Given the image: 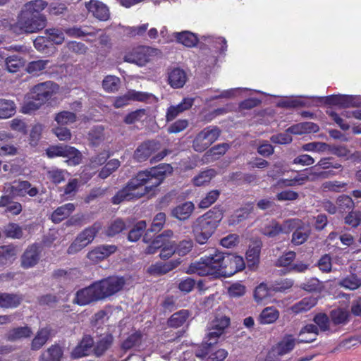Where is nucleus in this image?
Returning <instances> with one entry per match:
<instances>
[{
	"instance_id": "19",
	"label": "nucleus",
	"mask_w": 361,
	"mask_h": 361,
	"mask_svg": "<svg viewBox=\"0 0 361 361\" xmlns=\"http://www.w3.org/2000/svg\"><path fill=\"white\" fill-rule=\"evenodd\" d=\"M194 103V99L191 97H185L182 102L177 105H171L167 109L166 118L167 121L175 119L179 114L188 110L192 107Z\"/></svg>"
},
{
	"instance_id": "64",
	"label": "nucleus",
	"mask_w": 361,
	"mask_h": 361,
	"mask_svg": "<svg viewBox=\"0 0 361 361\" xmlns=\"http://www.w3.org/2000/svg\"><path fill=\"white\" fill-rule=\"evenodd\" d=\"M147 224L145 221H140L136 224L128 234V240L135 242L141 237L143 231L146 228Z\"/></svg>"
},
{
	"instance_id": "55",
	"label": "nucleus",
	"mask_w": 361,
	"mask_h": 361,
	"mask_svg": "<svg viewBox=\"0 0 361 361\" xmlns=\"http://www.w3.org/2000/svg\"><path fill=\"white\" fill-rule=\"evenodd\" d=\"M54 119L59 125H68L76 121V115L74 113L63 111L56 114Z\"/></svg>"
},
{
	"instance_id": "62",
	"label": "nucleus",
	"mask_w": 361,
	"mask_h": 361,
	"mask_svg": "<svg viewBox=\"0 0 361 361\" xmlns=\"http://www.w3.org/2000/svg\"><path fill=\"white\" fill-rule=\"evenodd\" d=\"M147 114L145 109H137L128 114L125 118L127 124H132L137 121H142L146 119Z\"/></svg>"
},
{
	"instance_id": "16",
	"label": "nucleus",
	"mask_w": 361,
	"mask_h": 361,
	"mask_svg": "<svg viewBox=\"0 0 361 361\" xmlns=\"http://www.w3.org/2000/svg\"><path fill=\"white\" fill-rule=\"evenodd\" d=\"M117 250L115 245H101L92 249L87 254V258L92 263L97 264L109 257Z\"/></svg>"
},
{
	"instance_id": "7",
	"label": "nucleus",
	"mask_w": 361,
	"mask_h": 361,
	"mask_svg": "<svg viewBox=\"0 0 361 361\" xmlns=\"http://www.w3.org/2000/svg\"><path fill=\"white\" fill-rule=\"evenodd\" d=\"M46 154L48 157H63L67 158L66 162L69 165L75 166L80 163L82 154L79 150L68 145H55L49 147Z\"/></svg>"
},
{
	"instance_id": "57",
	"label": "nucleus",
	"mask_w": 361,
	"mask_h": 361,
	"mask_svg": "<svg viewBox=\"0 0 361 361\" xmlns=\"http://www.w3.org/2000/svg\"><path fill=\"white\" fill-rule=\"evenodd\" d=\"M302 149L307 152H324L330 149V147L325 142H312L302 145Z\"/></svg>"
},
{
	"instance_id": "26",
	"label": "nucleus",
	"mask_w": 361,
	"mask_h": 361,
	"mask_svg": "<svg viewBox=\"0 0 361 361\" xmlns=\"http://www.w3.org/2000/svg\"><path fill=\"white\" fill-rule=\"evenodd\" d=\"M187 80L186 73L179 68H173L168 73V82L173 88L183 87Z\"/></svg>"
},
{
	"instance_id": "1",
	"label": "nucleus",
	"mask_w": 361,
	"mask_h": 361,
	"mask_svg": "<svg viewBox=\"0 0 361 361\" xmlns=\"http://www.w3.org/2000/svg\"><path fill=\"white\" fill-rule=\"evenodd\" d=\"M172 171L170 164H161L149 170L139 172L130 180L125 188L113 197V204H118L123 201L140 198L158 187Z\"/></svg>"
},
{
	"instance_id": "34",
	"label": "nucleus",
	"mask_w": 361,
	"mask_h": 361,
	"mask_svg": "<svg viewBox=\"0 0 361 361\" xmlns=\"http://www.w3.org/2000/svg\"><path fill=\"white\" fill-rule=\"evenodd\" d=\"M22 300V297L19 295L0 293V307L3 308H15L20 304Z\"/></svg>"
},
{
	"instance_id": "48",
	"label": "nucleus",
	"mask_w": 361,
	"mask_h": 361,
	"mask_svg": "<svg viewBox=\"0 0 361 361\" xmlns=\"http://www.w3.org/2000/svg\"><path fill=\"white\" fill-rule=\"evenodd\" d=\"M5 64L8 72L16 73L25 65V61L18 56H11L6 59Z\"/></svg>"
},
{
	"instance_id": "51",
	"label": "nucleus",
	"mask_w": 361,
	"mask_h": 361,
	"mask_svg": "<svg viewBox=\"0 0 361 361\" xmlns=\"http://www.w3.org/2000/svg\"><path fill=\"white\" fill-rule=\"evenodd\" d=\"M125 227V224L121 219H115L108 225L105 230V234L109 237L114 236L121 233Z\"/></svg>"
},
{
	"instance_id": "20",
	"label": "nucleus",
	"mask_w": 361,
	"mask_h": 361,
	"mask_svg": "<svg viewBox=\"0 0 361 361\" xmlns=\"http://www.w3.org/2000/svg\"><path fill=\"white\" fill-rule=\"evenodd\" d=\"M159 149V143L148 141L141 144L134 152V158L137 161H143L149 158L152 153Z\"/></svg>"
},
{
	"instance_id": "6",
	"label": "nucleus",
	"mask_w": 361,
	"mask_h": 361,
	"mask_svg": "<svg viewBox=\"0 0 361 361\" xmlns=\"http://www.w3.org/2000/svg\"><path fill=\"white\" fill-rule=\"evenodd\" d=\"M102 229V224L99 222L94 223L92 226L84 229L80 232L73 243L68 249L69 254H74L90 244L94 239L97 233Z\"/></svg>"
},
{
	"instance_id": "59",
	"label": "nucleus",
	"mask_w": 361,
	"mask_h": 361,
	"mask_svg": "<svg viewBox=\"0 0 361 361\" xmlns=\"http://www.w3.org/2000/svg\"><path fill=\"white\" fill-rule=\"evenodd\" d=\"M220 192L218 190L209 191L199 203V207L207 209L214 204L219 197Z\"/></svg>"
},
{
	"instance_id": "12",
	"label": "nucleus",
	"mask_w": 361,
	"mask_h": 361,
	"mask_svg": "<svg viewBox=\"0 0 361 361\" xmlns=\"http://www.w3.org/2000/svg\"><path fill=\"white\" fill-rule=\"evenodd\" d=\"M297 340L292 335H287L274 345L268 353L265 361H279L283 355L290 353L295 347Z\"/></svg>"
},
{
	"instance_id": "39",
	"label": "nucleus",
	"mask_w": 361,
	"mask_h": 361,
	"mask_svg": "<svg viewBox=\"0 0 361 361\" xmlns=\"http://www.w3.org/2000/svg\"><path fill=\"white\" fill-rule=\"evenodd\" d=\"M271 296V290L264 283H261L254 291V298L257 303H267Z\"/></svg>"
},
{
	"instance_id": "8",
	"label": "nucleus",
	"mask_w": 361,
	"mask_h": 361,
	"mask_svg": "<svg viewBox=\"0 0 361 361\" xmlns=\"http://www.w3.org/2000/svg\"><path fill=\"white\" fill-rule=\"evenodd\" d=\"M125 284L123 278L112 276L94 283L100 300L113 295L121 290Z\"/></svg>"
},
{
	"instance_id": "28",
	"label": "nucleus",
	"mask_w": 361,
	"mask_h": 361,
	"mask_svg": "<svg viewBox=\"0 0 361 361\" xmlns=\"http://www.w3.org/2000/svg\"><path fill=\"white\" fill-rule=\"evenodd\" d=\"M318 329L314 324H307L300 331L298 343H310L316 340Z\"/></svg>"
},
{
	"instance_id": "30",
	"label": "nucleus",
	"mask_w": 361,
	"mask_h": 361,
	"mask_svg": "<svg viewBox=\"0 0 361 361\" xmlns=\"http://www.w3.org/2000/svg\"><path fill=\"white\" fill-rule=\"evenodd\" d=\"M355 99L354 96L345 94L331 95L327 98L329 103L342 107L357 106Z\"/></svg>"
},
{
	"instance_id": "2",
	"label": "nucleus",
	"mask_w": 361,
	"mask_h": 361,
	"mask_svg": "<svg viewBox=\"0 0 361 361\" xmlns=\"http://www.w3.org/2000/svg\"><path fill=\"white\" fill-rule=\"evenodd\" d=\"M45 1H27L18 16L16 27L25 33H35L47 26V18L42 13Z\"/></svg>"
},
{
	"instance_id": "44",
	"label": "nucleus",
	"mask_w": 361,
	"mask_h": 361,
	"mask_svg": "<svg viewBox=\"0 0 361 361\" xmlns=\"http://www.w3.org/2000/svg\"><path fill=\"white\" fill-rule=\"evenodd\" d=\"M310 235V229L308 227H300L297 228L292 235L291 242L295 245L303 244Z\"/></svg>"
},
{
	"instance_id": "15",
	"label": "nucleus",
	"mask_w": 361,
	"mask_h": 361,
	"mask_svg": "<svg viewBox=\"0 0 361 361\" xmlns=\"http://www.w3.org/2000/svg\"><path fill=\"white\" fill-rule=\"evenodd\" d=\"M4 190L12 196H25L26 195L30 197H35L38 190L35 187H32L31 184L26 180L14 181L12 184L5 183Z\"/></svg>"
},
{
	"instance_id": "38",
	"label": "nucleus",
	"mask_w": 361,
	"mask_h": 361,
	"mask_svg": "<svg viewBox=\"0 0 361 361\" xmlns=\"http://www.w3.org/2000/svg\"><path fill=\"white\" fill-rule=\"evenodd\" d=\"M142 334L139 332H135L130 335L122 343V348L124 350H129L135 348L138 350H142Z\"/></svg>"
},
{
	"instance_id": "56",
	"label": "nucleus",
	"mask_w": 361,
	"mask_h": 361,
	"mask_svg": "<svg viewBox=\"0 0 361 361\" xmlns=\"http://www.w3.org/2000/svg\"><path fill=\"white\" fill-rule=\"evenodd\" d=\"M339 285L346 289L353 290L361 286V280L355 275H350L340 281Z\"/></svg>"
},
{
	"instance_id": "49",
	"label": "nucleus",
	"mask_w": 361,
	"mask_h": 361,
	"mask_svg": "<svg viewBox=\"0 0 361 361\" xmlns=\"http://www.w3.org/2000/svg\"><path fill=\"white\" fill-rule=\"evenodd\" d=\"M262 232L264 235L273 238L281 233V226L277 221L271 220L264 224Z\"/></svg>"
},
{
	"instance_id": "60",
	"label": "nucleus",
	"mask_w": 361,
	"mask_h": 361,
	"mask_svg": "<svg viewBox=\"0 0 361 361\" xmlns=\"http://www.w3.org/2000/svg\"><path fill=\"white\" fill-rule=\"evenodd\" d=\"M113 338L110 335L105 336L101 338L96 344L94 349V353L99 356L102 355L111 345Z\"/></svg>"
},
{
	"instance_id": "11",
	"label": "nucleus",
	"mask_w": 361,
	"mask_h": 361,
	"mask_svg": "<svg viewBox=\"0 0 361 361\" xmlns=\"http://www.w3.org/2000/svg\"><path fill=\"white\" fill-rule=\"evenodd\" d=\"M230 324V319L226 316L216 317L214 319L208 327L204 341L209 345L217 343L220 336L224 333L225 329Z\"/></svg>"
},
{
	"instance_id": "29",
	"label": "nucleus",
	"mask_w": 361,
	"mask_h": 361,
	"mask_svg": "<svg viewBox=\"0 0 361 361\" xmlns=\"http://www.w3.org/2000/svg\"><path fill=\"white\" fill-rule=\"evenodd\" d=\"M173 36L178 43L187 47H194L198 42L197 35L190 31L174 32Z\"/></svg>"
},
{
	"instance_id": "63",
	"label": "nucleus",
	"mask_w": 361,
	"mask_h": 361,
	"mask_svg": "<svg viewBox=\"0 0 361 361\" xmlns=\"http://www.w3.org/2000/svg\"><path fill=\"white\" fill-rule=\"evenodd\" d=\"M89 140L93 145H97L104 140V128L97 126L89 133Z\"/></svg>"
},
{
	"instance_id": "45",
	"label": "nucleus",
	"mask_w": 361,
	"mask_h": 361,
	"mask_svg": "<svg viewBox=\"0 0 361 361\" xmlns=\"http://www.w3.org/2000/svg\"><path fill=\"white\" fill-rule=\"evenodd\" d=\"M16 112V106L13 101L8 99H0V118H8Z\"/></svg>"
},
{
	"instance_id": "58",
	"label": "nucleus",
	"mask_w": 361,
	"mask_h": 361,
	"mask_svg": "<svg viewBox=\"0 0 361 361\" xmlns=\"http://www.w3.org/2000/svg\"><path fill=\"white\" fill-rule=\"evenodd\" d=\"M119 84L120 79L114 75H107L102 82L103 88L110 92L118 90Z\"/></svg>"
},
{
	"instance_id": "40",
	"label": "nucleus",
	"mask_w": 361,
	"mask_h": 361,
	"mask_svg": "<svg viewBox=\"0 0 361 361\" xmlns=\"http://www.w3.org/2000/svg\"><path fill=\"white\" fill-rule=\"evenodd\" d=\"M216 173L214 169H207L200 172L192 179L193 184L195 186H203L209 183L211 180L215 177Z\"/></svg>"
},
{
	"instance_id": "32",
	"label": "nucleus",
	"mask_w": 361,
	"mask_h": 361,
	"mask_svg": "<svg viewBox=\"0 0 361 361\" xmlns=\"http://www.w3.org/2000/svg\"><path fill=\"white\" fill-rule=\"evenodd\" d=\"M317 299L314 297H307L301 300L300 302L293 305L290 310L295 314H300L307 312L316 305Z\"/></svg>"
},
{
	"instance_id": "54",
	"label": "nucleus",
	"mask_w": 361,
	"mask_h": 361,
	"mask_svg": "<svg viewBox=\"0 0 361 361\" xmlns=\"http://www.w3.org/2000/svg\"><path fill=\"white\" fill-rule=\"evenodd\" d=\"M202 38L208 43L212 44V47L215 49L216 51L223 53L226 50V41L224 38L214 37L212 36H203Z\"/></svg>"
},
{
	"instance_id": "18",
	"label": "nucleus",
	"mask_w": 361,
	"mask_h": 361,
	"mask_svg": "<svg viewBox=\"0 0 361 361\" xmlns=\"http://www.w3.org/2000/svg\"><path fill=\"white\" fill-rule=\"evenodd\" d=\"M154 97L153 94L147 92H137L131 90L123 96L117 97L114 101V106L116 108H121L128 105L130 101L145 102Z\"/></svg>"
},
{
	"instance_id": "13",
	"label": "nucleus",
	"mask_w": 361,
	"mask_h": 361,
	"mask_svg": "<svg viewBox=\"0 0 361 361\" xmlns=\"http://www.w3.org/2000/svg\"><path fill=\"white\" fill-rule=\"evenodd\" d=\"M59 90V87L57 84L51 81H47L34 86L30 94L34 95L35 99L44 104L56 94Z\"/></svg>"
},
{
	"instance_id": "31",
	"label": "nucleus",
	"mask_w": 361,
	"mask_h": 361,
	"mask_svg": "<svg viewBox=\"0 0 361 361\" xmlns=\"http://www.w3.org/2000/svg\"><path fill=\"white\" fill-rule=\"evenodd\" d=\"M63 354V352L61 346L52 345L41 354L39 361H60Z\"/></svg>"
},
{
	"instance_id": "14",
	"label": "nucleus",
	"mask_w": 361,
	"mask_h": 361,
	"mask_svg": "<svg viewBox=\"0 0 361 361\" xmlns=\"http://www.w3.org/2000/svg\"><path fill=\"white\" fill-rule=\"evenodd\" d=\"M195 355L204 361H224L227 357L228 353L224 349L216 350L214 345H209L204 340L202 345L197 349Z\"/></svg>"
},
{
	"instance_id": "36",
	"label": "nucleus",
	"mask_w": 361,
	"mask_h": 361,
	"mask_svg": "<svg viewBox=\"0 0 361 361\" xmlns=\"http://www.w3.org/2000/svg\"><path fill=\"white\" fill-rule=\"evenodd\" d=\"M279 317V312L273 307H265L259 314V322L262 324H270Z\"/></svg>"
},
{
	"instance_id": "24",
	"label": "nucleus",
	"mask_w": 361,
	"mask_h": 361,
	"mask_svg": "<svg viewBox=\"0 0 361 361\" xmlns=\"http://www.w3.org/2000/svg\"><path fill=\"white\" fill-rule=\"evenodd\" d=\"M85 7L100 20H106L109 18V8L102 1H88Z\"/></svg>"
},
{
	"instance_id": "41",
	"label": "nucleus",
	"mask_w": 361,
	"mask_h": 361,
	"mask_svg": "<svg viewBox=\"0 0 361 361\" xmlns=\"http://www.w3.org/2000/svg\"><path fill=\"white\" fill-rule=\"evenodd\" d=\"M17 251L12 245L0 247V264L11 263L16 257Z\"/></svg>"
},
{
	"instance_id": "4",
	"label": "nucleus",
	"mask_w": 361,
	"mask_h": 361,
	"mask_svg": "<svg viewBox=\"0 0 361 361\" xmlns=\"http://www.w3.org/2000/svg\"><path fill=\"white\" fill-rule=\"evenodd\" d=\"M223 218L222 212L214 208L196 219L192 230L197 242L204 244L212 235Z\"/></svg>"
},
{
	"instance_id": "46",
	"label": "nucleus",
	"mask_w": 361,
	"mask_h": 361,
	"mask_svg": "<svg viewBox=\"0 0 361 361\" xmlns=\"http://www.w3.org/2000/svg\"><path fill=\"white\" fill-rule=\"evenodd\" d=\"M65 32L72 37H80L85 35H94L96 33V30L88 26H84L82 27H73L66 29Z\"/></svg>"
},
{
	"instance_id": "50",
	"label": "nucleus",
	"mask_w": 361,
	"mask_h": 361,
	"mask_svg": "<svg viewBox=\"0 0 361 361\" xmlns=\"http://www.w3.org/2000/svg\"><path fill=\"white\" fill-rule=\"evenodd\" d=\"M49 63V60H38L30 62L26 68L27 73L33 75H39L43 70H44L48 64Z\"/></svg>"
},
{
	"instance_id": "25",
	"label": "nucleus",
	"mask_w": 361,
	"mask_h": 361,
	"mask_svg": "<svg viewBox=\"0 0 361 361\" xmlns=\"http://www.w3.org/2000/svg\"><path fill=\"white\" fill-rule=\"evenodd\" d=\"M39 251L37 245L30 246L21 257V266L25 269L34 267L39 260Z\"/></svg>"
},
{
	"instance_id": "53",
	"label": "nucleus",
	"mask_w": 361,
	"mask_h": 361,
	"mask_svg": "<svg viewBox=\"0 0 361 361\" xmlns=\"http://www.w3.org/2000/svg\"><path fill=\"white\" fill-rule=\"evenodd\" d=\"M45 32L49 42L61 44L65 40L63 32L59 29L50 28L46 30Z\"/></svg>"
},
{
	"instance_id": "42",
	"label": "nucleus",
	"mask_w": 361,
	"mask_h": 361,
	"mask_svg": "<svg viewBox=\"0 0 361 361\" xmlns=\"http://www.w3.org/2000/svg\"><path fill=\"white\" fill-rule=\"evenodd\" d=\"M190 316L189 311L187 310H180L173 314L168 321V324L171 327H179L182 326Z\"/></svg>"
},
{
	"instance_id": "10",
	"label": "nucleus",
	"mask_w": 361,
	"mask_h": 361,
	"mask_svg": "<svg viewBox=\"0 0 361 361\" xmlns=\"http://www.w3.org/2000/svg\"><path fill=\"white\" fill-rule=\"evenodd\" d=\"M221 278L231 277L235 273L244 269L245 267L243 258L238 255H228L222 252L221 256Z\"/></svg>"
},
{
	"instance_id": "33",
	"label": "nucleus",
	"mask_w": 361,
	"mask_h": 361,
	"mask_svg": "<svg viewBox=\"0 0 361 361\" xmlns=\"http://www.w3.org/2000/svg\"><path fill=\"white\" fill-rule=\"evenodd\" d=\"M32 333V330L30 327L20 326L9 330L6 334V338L8 341H16L22 338L30 337Z\"/></svg>"
},
{
	"instance_id": "47",
	"label": "nucleus",
	"mask_w": 361,
	"mask_h": 361,
	"mask_svg": "<svg viewBox=\"0 0 361 361\" xmlns=\"http://www.w3.org/2000/svg\"><path fill=\"white\" fill-rule=\"evenodd\" d=\"M249 91L247 89H242V88H233L226 90H223L219 92V94H215L211 96L209 98L206 99V102H209L212 100L219 99V98H233L240 94H241L243 92Z\"/></svg>"
},
{
	"instance_id": "17",
	"label": "nucleus",
	"mask_w": 361,
	"mask_h": 361,
	"mask_svg": "<svg viewBox=\"0 0 361 361\" xmlns=\"http://www.w3.org/2000/svg\"><path fill=\"white\" fill-rule=\"evenodd\" d=\"M97 300L100 299L94 283L88 287L79 290L75 294L73 302L79 305H86Z\"/></svg>"
},
{
	"instance_id": "61",
	"label": "nucleus",
	"mask_w": 361,
	"mask_h": 361,
	"mask_svg": "<svg viewBox=\"0 0 361 361\" xmlns=\"http://www.w3.org/2000/svg\"><path fill=\"white\" fill-rule=\"evenodd\" d=\"M349 313L346 310L336 309L331 312V321L335 324H345L348 318Z\"/></svg>"
},
{
	"instance_id": "52",
	"label": "nucleus",
	"mask_w": 361,
	"mask_h": 361,
	"mask_svg": "<svg viewBox=\"0 0 361 361\" xmlns=\"http://www.w3.org/2000/svg\"><path fill=\"white\" fill-rule=\"evenodd\" d=\"M43 104L39 102L34 99V95L28 96L25 101L23 106L22 111L24 114H31L38 110Z\"/></svg>"
},
{
	"instance_id": "3",
	"label": "nucleus",
	"mask_w": 361,
	"mask_h": 361,
	"mask_svg": "<svg viewBox=\"0 0 361 361\" xmlns=\"http://www.w3.org/2000/svg\"><path fill=\"white\" fill-rule=\"evenodd\" d=\"M221 256L222 252L215 250L212 253L201 257L192 262L186 272L200 276H209L212 279L221 278Z\"/></svg>"
},
{
	"instance_id": "22",
	"label": "nucleus",
	"mask_w": 361,
	"mask_h": 361,
	"mask_svg": "<svg viewBox=\"0 0 361 361\" xmlns=\"http://www.w3.org/2000/svg\"><path fill=\"white\" fill-rule=\"evenodd\" d=\"M180 264V260L179 259L167 262H157L149 267L147 272L153 276L165 274L176 268Z\"/></svg>"
},
{
	"instance_id": "5",
	"label": "nucleus",
	"mask_w": 361,
	"mask_h": 361,
	"mask_svg": "<svg viewBox=\"0 0 361 361\" xmlns=\"http://www.w3.org/2000/svg\"><path fill=\"white\" fill-rule=\"evenodd\" d=\"M160 54V51L157 49L140 46L126 53L124 61L139 66H144L153 61L155 57L159 56Z\"/></svg>"
},
{
	"instance_id": "9",
	"label": "nucleus",
	"mask_w": 361,
	"mask_h": 361,
	"mask_svg": "<svg viewBox=\"0 0 361 361\" xmlns=\"http://www.w3.org/2000/svg\"><path fill=\"white\" fill-rule=\"evenodd\" d=\"M220 135V130L215 126L205 128L200 131L192 142V147L196 152H203L214 143Z\"/></svg>"
},
{
	"instance_id": "21",
	"label": "nucleus",
	"mask_w": 361,
	"mask_h": 361,
	"mask_svg": "<svg viewBox=\"0 0 361 361\" xmlns=\"http://www.w3.org/2000/svg\"><path fill=\"white\" fill-rule=\"evenodd\" d=\"M94 341L90 336H84L80 342L71 352V357L74 359L81 358L88 355L92 351Z\"/></svg>"
},
{
	"instance_id": "27",
	"label": "nucleus",
	"mask_w": 361,
	"mask_h": 361,
	"mask_svg": "<svg viewBox=\"0 0 361 361\" xmlns=\"http://www.w3.org/2000/svg\"><path fill=\"white\" fill-rule=\"evenodd\" d=\"M261 247L262 243L260 241H255L249 246L246 252V259L250 267H255L258 264Z\"/></svg>"
},
{
	"instance_id": "35",
	"label": "nucleus",
	"mask_w": 361,
	"mask_h": 361,
	"mask_svg": "<svg viewBox=\"0 0 361 361\" xmlns=\"http://www.w3.org/2000/svg\"><path fill=\"white\" fill-rule=\"evenodd\" d=\"M75 209L72 203H68L58 207L51 214V220L54 223H59L68 217Z\"/></svg>"
},
{
	"instance_id": "23",
	"label": "nucleus",
	"mask_w": 361,
	"mask_h": 361,
	"mask_svg": "<svg viewBox=\"0 0 361 361\" xmlns=\"http://www.w3.org/2000/svg\"><path fill=\"white\" fill-rule=\"evenodd\" d=\"M194 209L195 205L192 202H185L173 208L171 214L180 221H185L191 216Z\"/></svg>"
},
{
	"instance_id": "37",
	"label": "nucleus",
	"mask_w": 361,
	"mask_h": 361,
	"mask_svg": "<svg viewBox=\"0 0 361 361\" xmlns=\"http://www.w3.org/2000/svg\"><path fill=\"white\" fill-rule=\"evenodd\" d=\"M51 334L49 328H42L37 332L32 341L31 348L34 350L40 349L47 341Z\"/></svg>"
},
{
	"instance_id": "43",
	"label": "nucleus",
	"mask_w": 361,
	"mask_h": 361,
	"mask_svg": "<svg viewBox=\"0 0 361 361\" xmlns=\"http://www.w3.org/2000/svg\"><path fill=\"white\" fill-rule=\"evenodd\" d=\"M305 171L307 173L309 181H315L319 179L328 178L331 176L335 175V173L331 171L320 170L316 165L310 169H306Z\"/></svg>"
}]
</instances>
